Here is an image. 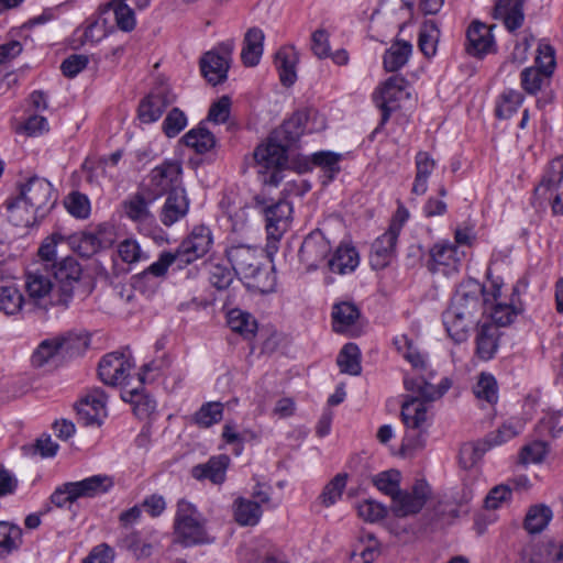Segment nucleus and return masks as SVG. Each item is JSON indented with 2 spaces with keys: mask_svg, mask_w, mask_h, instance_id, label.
<instances>
[{
  "mask_svg": "<svg viewBox=\"0 0 563 563\" xmlns=\"http://www.w3.org/2000/svg\"><path fill=\"white\" fill-rule=\"evenodd\" d=\"M212 244L211 231L208 227L198 225L194 228L190 235L185 239L176 250L178 267L190 264L202 257L210 250Z\"/></svg>",
  "mask_w": 563,
  "mask_h": 563,
  "instance_id": "15",
  "label": "nucleus"
},
{
  "mask_svg": "<svg viewBox=\"0 0 563 563\" xmlns=\"http://www.w3.org/2000/svg\"><path fill=\"white\" fill-rule=\"evenodd\" d=\"M155 200L151 199V194L142 187L123 201L124 213L135 223H148L153 220V214L148 207Z\"/></svg>",
  "mask_w": 563,
  "mask_h": 563,
  "instance_id": "24",
  "label": "nucleus"
},
{
  "mask_svg": "<svg viewBox=\"0 0 563 563\" xmlns=\"http://www.w3.org/2000/svg\"><path fill=\"white\" fill-rule=\"evenodd\" d=\"M330 243L320 231L307 235L299 250V260L308 272L319 267L330 253Z\"/></svg>",
  "mask_w": 563,
  "mask_h": 563,
  "instance_id": "20",
  "label": "nucleus"
},
{
  "mask_svg": "<svg viewBox=\"0 0 563 563\" xmlns=\"http://www.w3.org/2000/svg\"><path fill=\"white\" fill-rule=\"evenodd\" d=\"M493 26L479 21H473L466 32V51L475 57H483L495 48V41L492 34Z\"/></svg>",
  "mask_w": 563,
  "mask_h": 563,
  "instance_id": "21",
  "label": "nucleus"
},
{
  "mask_svg": "<svg viewBox=\"0 0 563 563\" xmlns=\"http://www.w3.org/2000/svg\"><path fill=\"white\" fill-rule=\"evenodd\" d=\"M228 324L233 332H236L245 339H251L257 330L255 318L241 309H232L228 313Z\"/></svg>",
  "mask_w": 563,
  "mask_h": 563,
  "instance_id": "40",
  "label": "nucleus"
},
{
  "mask_svg": "<svg viewBox=\"0 0 563 563\" xmlns=\"http://www.w3.org/2000/svg\"><path fill=\"white\" fill-rule=\"evenodd\" d=\"M55 201L51 183L31 177L19 186V194L7 201L9 220L16 227H31L47 214Z\"/></svg>",
  "mask_w": 563,
  "mask_h": 563,
  "instance_id": "2",
  "label": "nucleus"
},
{
  "mask_svg": "<svg viewBox=\"0 0 563 563\" xmlns=\"http://www.w3.org/2000/svg\"><path fill=\"white\" fill-rule=\"evenodd\" d=\"M540 435L559 437L563 431L560 412H548L539 421L537 426Z\"/></svg>",
  "mask_w": 563,
  "mask_h": 563,
  "instance_id": "62",
  "label": "nucleus"
},
{
  "mask_svg": "<svg viewBox=\"0 0 563 563\" xmlns=\"http://www.w3.org/2000/svg\"><path fill=\"white\" fill-rule=\"evenodd\" d=\"M412 53V45L407 41L395 42L384 54V67L387 71H397L404 67Z\"/></svg>",
  "mask_w": 563,
  "mask_h": 563,
  "instance_id": "39",
  "label": "nucleus"
},
{
  "mask_svg": "<svg viewBox=\"0 0 563 563\" xmlns=\"http://www.w3.org/2000/svg\"><path fill=\"white\" fill-rule=\"evenodd\" d=\"M174 528L176 541L185 547L210 542L205 517L187 500L177 504Z\"/></svg>",
  "mask_w": 563,
  "mask_h": 563,
  "instance_id": "5",
  "label": "nucleus"
},
{
  "mask_svg": "<svg viewBox=\"0 0 563 563\" xmlns=\"http://www.w3.org/2000/svg\"><path fill=\"white\" fill-rule=\"evenodd\" d=\"M174 263L178 264V256L176 252H163L156 262L134 277L133 288L142 290L143 285L150 280L151 276L156 278L165 276L168 267Z\"/></svg>",
  "mask_w": 563,
  "mask_h": 563,
  "instance_id": "34",
  "label": "nucleus"
},
{
  "mask_svg": "<svg viewBox=\"0 0 563 563\" xmlns=\"http://www.w3.org/2000/svg\"><path fill=\"white\" fill-rule=\"evenodd\" d=\"M416 177L412 185V194L421 196L427 192L428 178L434 170L437 163L428 152H418L415 157Z\"/></svg>",
  "mask_w": 563,
  "mask_h": 563,
  "instance_id": "35",
  "label": "nucleus"
},
{
  "mask_svg": "<svg viewBox=\"0 0 563 563\" xmlns=\"http://www.w3.org/2000/svg\"><path fill=\"white\" fill-rule=\"evenodd\" d=\"M429 255L430 261L428 268L432 273L442 272L443 274H449L450 272L456 271L457 264L460 263L457 247L449 241L435 243L430 249Z\"/></svg>",
  "mask_w": 563,
  "mask_h": 563,
  "instance_id": "22",
  "label": "nucleus"
},
{
  "mask_svg": "<svg viewBox=\"0 0 563 563\" xmlns=\"http://www.w3.org/2000/svg\"><path fill=\"white\" fill-rule=\"evenodd\" d=\"M231 112V99L222 96L213 102L208 112V120L216 124L225 123Z\"/></svg>",
  "mask_w": 563,
  "mask_h": 563,
  "instance_id": "64",
  "label": "nucleus"
},
{
  "mask_svg": "<svg viewBox=\"0 0 563 563\" xmlns=\"http://www.w3.org/2000/svg\"><path fill=\"white\" fill-rule=\"evenodd\" d=\"M181 174L183 168L178 161H165L151 170L148 181L143 188L151 194V199H157L174 189H184Z\"/></svg>",
  "mask_w": 563,
  "mask_h": 563,
  "instance_id": "8",
  "label": "nucleus"
},
{
  "mask_svg": "<svg viewBox=\"0 0 563 563\" xmlns=\"http://www.w3.org/2000/svg\"><path fill=\"white\" fill-rule=\"evenodd\" d=\"M522 430L520 422L508 421L499 427L495 432H490L486 435L485 441L489 445V449L496 445H500L510 439L518 435Z\"/></svg>",
  "mask_w": 563,
  "mask_h": 563,
  "instance_id": "57",
  "label": "nucleus"
},
{
  "mask_svg": "<svg viewBox=\"0 0 563 563\" xmlns=\"http://www.w3.org/2000/svg\"><path fill=\"white\" fill-rule=\"evenodd\" d=\"M563 180V156L554 158L542 177L540 184L536 187L534 194L539 198L551 200Z\"/></svg>",
  "mask_w": 563,
  "mask_h": 563,
  "instance_id": "30",
  "label": "nucleus"
},
{
  "mask_svg": "<svg viewBox=\"0 0 563 563\" xmlns=\"http://www.w3.org/2000/svg\"><path fill=\"white\" fill-rule=\"evenodd\" d=\"M201 73L212 85H218L227 78L229 63L227 56L208 52L200 60Z\"/></svg>",
  "mask_w": 563,
  "mask_h": 563,
  "instance_id": "33",
  "label": "nucleus"
},
{
  "mask_svg": "<svg viewBox=\"0 0 563 563\" xmlns=\"http://www.w3.org/2000/svg\"><path fill=\"white\" fill-rule=\"evenodd\" d=\"M325 119L316 110L295 112L276 130V137L288 144L295 143L303 133L320 132L325 129Z\"/></svg>",
  "mask_w": 563,
  "mask_h": 563,
  "instance_id": "7",
  "label": "nucleus"
},
{
  "mask_svg": "<svg viewBox=\"0 0 563 563\" xmlns=\"http://www.w3.org/2000/svg\"><path fill=\"white\" fill-rule=\"evenodd\" d=\"M552 74L539 68L528 67L521 71V87L529 95H536L549 81Z\"/></svg>",
  "mask_w": 563,
  "mask_h": 563,
  "instance_id": "53",
  "label": "nucleus"
},
{
  "mask_svg": "<svg viewBox=\"0 0 563 563\" xmlns=\"http://www.w3.org/2000/svg\"><path fill=\"white\" fill-rule=\"evenodd\" d=\"M497 329L484 323L476 335V353L482 360H490L497 350Z\"/></svg>",
  "mask_w": 563,
  "mask_h": 563,
  "instance_id": "42",
  "label": "nucleus"
},
{
  "mask_svg": "<svg viewBox=\"0 0 563 563\" xmlns=\"http://www.w3.org/2000/svg\"><path fill=\"white\" fill-rule=\"evenodd\" d=\"M107 396L102 389L89 391L77 405L78 419L85 426H100L107 416Z\"/></svg>",
  "mask_w": 563,
  "mask_h": 563,
  "instance_id": "18",
  "label": "nucleus"
},
{
  "mask_svg": "<svg viewBox=\"0 0 563 563\" xmlns=\"http://www.w3.org/2000/svg\"><path fill=\"white\" fill-rule=\"evenodd\" d=\"M76 501L80 498H93L110 490L113 481L108 475H93L81 481L69 482Z\"/></svg>",
  "mask_w": 563,
  "mask_h": 563,
  "instance_id": "28",
  "label": "nucleus"
},
{
  "mask_svg": "<svg viewBox=\"0 0 563 563\" xmlns=\"http://www.w3.org/2000/svg\"><path fill=\"white\" fill-rule=\"evenodd\" d=\"M394 344L415 369L421 372L427 371V362L424 356L413 345L412 340H410L407 335L401 334L395 338Z\"/></svg>",
  "mask_w": 563,
  "mask_h": 563,
  "instance_id": "48",
  "label": "nucleus"
},
{
  "mask_svg": "<svg viewBox=\"0 0 563 563\" xmlns=\"http://www.w3.org/2000/svg\"><path fill=\"white\" fill-rule=\"evenodd\" d=\"M30 306L27 299H24L19 288L13 285H4L0 287V311L12 316L20 312L23 308Z\"/></svg>",
  "mask_w": 563,
  "mask_h": 563,
  "instance_id": "37",
  "label": "nucleus"
},
{
  "mask_svg": "<svg viewBox=\"0 0 563 563\" xmlns=\"http://www.w3.org/2000/svg\"><path fill=\"white\" fill-rule=\"evenodd\" d=\"M189 210V199L185 189H174L167 195L166 201L161 211V221L164 225L170 227L183 219Z\"/></svg>",
  "mask_w": 563,
  "mask_h": 563,
  "instance_id": "25",
  "label": "nucleus"
},
{
  "mask_svg": "<svg viewBox=\"0 0 563 563\" xmlns=\"http://www.w3.org/2000/svg\"><path fill=\"white\" fill-rule=\"evenodd\" d=\"M121 397L133 406V411L140 419L150 417L156 409V401L144 394L143 389L132 388L124 390Z\"/></svg>",
  "mask_w": 563,
  "mask_h": 563,
  "instance_id": "38",
  "label": "nucleus"
},
{
  "mask_svg": "<svg viewBox=\"0 0 563 563\" xmlns=\"http://www.w3.org/2000/svg\"><path fill=\"white\" fill-rule=\"evenodd\" d=\"M517 294V289H512V297ZM500 287L493 286V291L484 297V311L489 313L492 320L501 327L510 324L516 316L521 311V308L516 305L515 299L511 298L509 302L500 300Z\"/></svg>",
  "mask_w": 563,
  "mask_h": 563,
  "instance_id": "16",
  "label": "nucleus"
},
{
  "mask_svg": "<svg viewBox=\"0 0 563 563\" xmlns=\"http://www.w3.org/2000/svg\"><path fill=\"white\" fill-rule=\"evenodd\" d=\"M225 253L236 274L249 279H255L260 276L262 253L258 249L246 244H238L230 246Z\"/></svg>",
  "mask_w": 563,
  "mask_h": 563,
  "instance_id": "13",
  "label": "nucleus"
},
{
  "mask_svg": "<svg viewBox=\"0 0 563 563\" xmlns=\"http://www.w3.org/2000/svg\"><path fill=\"white\" fill-rule=\"evenodd\" d=\"M264 32L258 27H251L244 35L241 59L246 67L256 66L264 52Z\"/></svg>",
  "mask_w": 563,
  "mask_h": 563,
  "instance_id": "32",
  "label": "nucleus"
},
{
  "mask_svg": "<svg viewBox=\"0 0 563 563\" xmlns=\"http://www.w3.org/2000/svg\"><path fill=\"white\" fill-rule=\"evenodd\" d=\"M432 372H429L428 376L405 378L406 389L415 395L401 407V418L408 429L401 444L405 452L411 453L424 446L429 402L441 398L451 387L448 378H442L439 385L432 384Z\"/></svg>",
  "mask_w": 563,
  "mask_h": 563,
  "instance_id": "1",
  "label": "nucleus"
},
{
  "mask_svg": "<svg viewBox=\"0 0 563 563\" xmlns=\"http://www.w3.org/2000/svg\"><path fill=\"white\" fill-rule=\"evenodd\" d=\"M124 1L125 0H111L100 4L98 10L101 14L112 10L118 27L124 32H130L134 30L136 19L134 11Z\"/></svg>",
  "mask_w": 563,
  "mask_h": 563,
  "instance_id": "36",
  "label": "nucleus"
},
{
  "mask_svg": "<svg viewBox=\"0 0 563 563\" xmlns=\"http://www.w3.org/2000/svg\"><path fill=\"white\" fill-rule=\"evenodd\" d=\"M341 159V155L329 152L321 151L312 154L311 162L320 167L323 172V184L331 181L335 175L340 172L339 162Z\"/></svg>",
  "mask_w": 563,
  "mask_h": 563,
  "instance_id": "49",
  "label": "nucleus"
},
{
  "mask_svg": "<svg viewBox=\"0 0 563 563\" xmlns=\"http://www.w3.org/2000/svg\"><path fill=\"white\" fill-rule=\"evenodd\" d=\"M70 244L84 257H90L99 252L96 238L91 232H81L71 236Z\"/></svg>",
  "mask_w": 563,
  "mask_h": 563,
  "instance_id": "60",
  "label": "nucleus"
},
{
  "mask_svg": "<svg viewBox=\"0 0 563 563\" xmlns=\"http://www.w3.org/2000/svg\"><path fill=\"white\" fill-rule=\"evenodd\" d=\"M442 318L448 334L456 343L466 340L470 329L476 322L475 319L467 317L463 312L455 311L452 307H449L443 312Z\"/></svg>",
  "mask_w": 563,
  "mask_h": 563,
  "instance_id": "31",
  "label": "nucleus"
},
{
  "mask_svg": "<svg viewBox=\"0 0 563 563\" xmlns=\"http://www.w3.org/2000/svg\"><path fill=\"white\" fill-rule=\"evenodd\" d=\"M67 211L78 219H86L90 214V201L88 197L81 192H70L64 201Z\"/></svg>",
  "mask_w": 563,
  "mask_h": 563,
  "instance_id": "58",
  "label": "nucleus"
},
{
  "mask_svg": "<svg viewBox=\"0 0 563 563\" xmlns=\"http://www.w3.org/2000/svg\"><path fill=\"white\" fill-rule=\"evenodd\" d=\"M430 495V487L423 479L415 482L409 490H401L391 500V510L397 517L419 512Z\"/></svg>",
  "mask_w": 563,
  "mask_h": 563,
  "instance_id": "14",
  "label": "nucleus"
},
{
  "mask_svg": "<svg viewBox=\"0 0 563 563\" xmlns=\"http://www.w3.org/2000/svg\"><path fill=\"white\" fill-rule=\"evenodd\" d=\"M563 180V156L554 158L542 177L540 184L536 187L534 194L539 198L551 200Z\"/></svg>",
  "mask_w": 563,
  "mask_h": 563,
  "instance_id": "29",
  "label": "nucleus"
},
{
  "mask_svg": "<svg viewBox=\"0 0 563 563\" xmlns=\"http://www.w3.org/2000/svg\"><path fill=\"white\" fill-rule=\"evenodd\" d=\"M523 2L525 0H496L494 18L501 20L508 31H516L525 20Z\"/></svg>",
  "mask_w": 563,
  "mask_h": 563,
  "instance_id": "26",
  "label": "nucleus"
},
{
  "mask_svg": "<svg viewBox=\"0 0 563 563\" xmlns=\"http://www.w3.org/2000/svg\"><path fill=\"white\" fill-rule=\"evenodd\" d=\"M183 140L186 146L192 147L199 154L210 151L216 144L213 134L201 126L188 131Z\"/></svg>",
  "mask_w": 563,
  "mask_h": 563,
  "instance_id": "50",
  "label": "nucleus"
},
{
  "mask_svg": "<svg viewBox=\"0 0 563 563\" xmlns=\"http://www.w3.org/2000/svg\"><path fill=\"white\" fill-rule=\"evenodd\" d=\"M234 518L240 526H255L262 517L258 503L239 498L234 501Z\"/></svg>",
  "mask_w": 563,
  "mask_h": 563,
  "instance_id": "43",
  "label": "nucleus"
},
{
  "mask_svg": "<svg viewBox=\"0 0 563 563\" xmlns=\"http://www.w3.org/2000/svg\"><path fill=\"white\" fill-rule=\"evenodd\" d=\"M347 479H349L347 473L336 474L323 487L321 494L318 497V501L324 507L333 506L336 501H339L341 499L343 492L346 487Z\"/></svg>",
  "mask_w": 563,
  "mask_h": 563,
  "instance_id": "45",
  "label": "nucleus"
},
{
  "mask_svg": "<svg viewBox=\"0 0 563 563\" xmlns=\"http://www.w3.org/2000/svg\"><path fill=\"white\" fill-rule=\"evenodd\" d=\"M407 81L404 77L394 75L389 77L375 92L374 100L376 106L382 111V118L378 126L374 130V133L389 120L391 112L398 109V102L408 97L406 90Z\"/></svg>",
  "mask_w": 563,
  "mask_h": 563,
  "instance_id": "9",
  "label": "nucleus"
},
{
  "mask_svg": "<svg viewBox=\"0 0 563 563\" xmlns=\"http://www.w3.org/2000/svg\"><path fill=\"white\" fill-rule=\"evenodd\" d=\"M230 464V457L225 454L212 456L205 464L192 467L191 475L198 481L209 479L213 484H222Z\"/></svg>",
  "mask_w": 563,
  "mask_h": 563,
  "instance_id": "27",
  "label": "nucleus"
},
{
  "mask_svg": "<svg viewBox=\"0 0 563 563\" xmlns=\"http://www.w3.org/2000/svg\"><path fill=\"white\" fill-rule=\"evenodd\" d=\"M523 101V96L517 90L509 89L500 95L496 107V115L499 119H509L517 112Z\"/></svg>",
  "mask_w": 563,
  "mask_h": 563,
  "instance_id": "54",
  "label": "nucleus"
},
{
  "mask_svg": "<svg viewBox=\"0 0 563 563\" xmlns=\"http://www.w3.org/2000/svg\"><path fill=\"white\" fill-rule=\"evenodd\" d=\"M553 512L551 508L544 504L531 506L525 518V529L529 533H540L552 520Z\"/></svg>",
  "mask_w": 563,
  "mask_h": 563,
  "instance_id": "41",
  "label": "nucleus"
},
{
  "mask_svg": "<svg viewBox=\"0 0 563 563\" xmlns=\"http://www.w3.org/2000/svg\"><path fill=\"white\" fill-rule=\"evenodd\" d=\"M175 100L176 96L173 93L170 86L164 80H158L150 93L140 102L139 119L147 124L157 121L165 109Z\"/></svg>",
  "mask_w": 563,
  "mask_h": 563,
  "instance_id": "11",
  "label": "nucleus"
},
{
  "mask_svg": "<svg viewBox=\"0 0 563 563\" xmlns=\"http://www.w3.org/2000/svg\"><path fill=\"white\" fill-rule=\"evenodd\" d=\"M510 485L500 484L493 487L485 498V508L489 510L498 509L503 504L510 500Z\"/></svg>",
  "mask_w": 563,
  "mask_h": 563,
  "instance_id": "63",
  "label": "nucleus"
},
{
  "mask_svg": "<svg viewBox=\"0 0 563 563\" xmlns=\"http://www.w3.org/2000/svg\"><path fill=\"white\" fill-rule=\"evenodd\" d=\"M400 473L395 470L382 472L374 478L375 486L384 494L390 496L391 500L400 492Z\"/></svg>",
  "mask_w": 563,
  "mask_h": 563,
  "instance_id": "59",
  "label": "nucleus"
},
{
  "mask_svg": "<svg viewBox=\"0 0 563 563\" xmlns=\"http://www.w3.org/2000/svg\"><path fill=\"white\" fill-rule=\"evenodd\" d=\"M410 214L404 205H399L388 229L374 240L369 253V264L374 269H384L396 256L398 236Z\"/></svg>",
  "mask_w": 563,
  "mask_h": 563,
  "instance_id": "3",
  "label": "nucleus"
},
{
  "mask_svg": "<svg viewBox=\"0 0 563 563\" xmlns=\"http://www.w3.org/2000/svg\"><path fill=\"white\" fill-rule=\"evenodd\" d=\"M223 417V405L219 401H210L201 406L195 413V422L202 428H209L221 421Z\"/></svg>",
  "mask_w": 563,
  "mask_h": 563,
  "instance_id": "55",
  "label": "nucleus"
},
{
  "mask_svg": "<svg viewBox=\"0 0 563 563\" xmlns=\"http://www.w3.org/2000/svg\"><path fill=\"white\" fill-rule=\"evenodd\" d=\"M51 276L56 280V303L68 306L75 295L87 296L90 288L81 279V267L70 256L62 258L51 265Z\"/></svg>",
  "mask_w": 563,
  "mask_h": 563,
  "instance_id": "4",
  "label": "nucleus"
},
{
  "mask_svg": "<svg viewBox=\"0 0 563 563\" xmlns=\"http://www.w3.org/2000/svg\"><path fill=\"white\" fill-rule=\"evenodd\" d=\"M290 146L285 141L276 137V132L267 140L265 144H261L254 152L256 164L268 172L271 168L283 167L287 164V150Z\"/></svg>",
  "mask_w": 563,
  "mask_h": 563,
  "instance_id": "19",
  "label": "nucleus"
},
{
  "mask_svg": "<svg viewBox=\"0 0 563 563\" xmlns=\"http://www.w3.org/2000/svg\"><path fill=\"white\" fill-rule=\"evenodd\" d=\"M485 288L475 279H467L457 287L450 307L476 320L484 311Z\"/></svg>",
  "mask_w": 563,
  "mask_h": 563,
  "instance_id": "12",
  "label": "nucleus"
},
{
  "mask_svg": "<svg viewBox=\"0 0 563 563\" xmlns=\"http://www.w3.org/2000/svg\"><path fill=\"white\" fill-rule=\"evenodd\" d=\"M489 450L485 439L476 442H466L460 449V462L464 467H472Z\"/></svg>",
  "mask_w": 563,
  "mask_h": 563,
  "instance_id": "56",
  "label": "nucleus"
},
{
  "mask_svg": "<svg viewBox=\"0 0 563 563\" xmlns=\"http://www.w3.org/2000/svg\"><path fill=\"white\" fill-rule=\"evenodd\" d=\"M440 38V30L433 20L426 21L419 33L418 45L424 56L431 57L437 53V44Z\"/></svg>",
  "mask_w": 563,
  "mask_h": 563,
  "instance_id": "51",
  "label": "nucleus"
},
{
  "mask_svg": "<svg viewBox=\"0 0 563 563\" xmlns=\"http://www.w3.org/2000/svg\"><path fill=\"white\" fill-rule=\"evenodd\" d=\"M332 330L339 334H345L352 328V302L341 301L332 307Z\"/></svg>",
  "mask_w": 563,
  "mask_h": 563,
  "instance_id": "52",
  "label": "nucleus"
},
{
  "mask_svg": "<svg viewBox=\"0 0 563 563\" xmlns=\"http://www.w3.org/2000/svg\"><path fill=\"white\" fill-rule=\"evenodd\" d=\"M22 542V530L20 527L5 521H0V559L16 550Z\"/></svg>",
  "mask_w": 563,
  "mask_h": 563,
  "instance_id": "46",
  "label": "nucleus"
},
{
  "mask_svg": "<svg viewBox=\"0 0 563 563\" xmlns=\"http://www.w3.org/2000/svg\"><path fill=\"white\" fill-rule=\"evenodd\" d=\"M51 272L47 265L30 269L25 274V290L29 295L30 310L41 308L46 310L49 305H57L56 299H51L53 283Z\"/></svg>",
  "mask_w": 563,
  "mask_h": 563,
  "instance_id": "10",
  "label": "nucleus"
},
{
  "mask_svg": "<svg viewBox=\"0 0 563 563\" xmlns=\"http://www.w3.org/2000/svg\"><path fill=\"white\" fill-rule=\"evenodd\" d=\"M298 62L299 53L294 45L282 46L275 53L274 64L284 87H290L296 82Z\"/></svg>",
  "mask_w": 563,
  "mask_h": 563,
  "instance_id": "23",
  "label": "nucleus"
},
{
  "mask_svg": "<svg viewBox=\"0 0 563 563\" xmlns=\"http://www.w3.org/2000/svg\"><path fill=\"white\" fill-rule=\"evenodd\" d=\"M331 273L345 275L352 271V242L343 241L327 262Z\"/></svg>",
  "mask_w": 563,
  "mask_h": 563,
  "instance_id": "44",
  "label": "nucleus"
},
{
  "mask_svg": "<svg viewBox=\"0 0 563 563\" xmlns=\"http://www.w3.org/2000/svg\"><path fill=\"white\" fill-rule=\"evenodd\" d=\"M473 393L478 400L494 405L498 400V385L496 378L489 373H481L473 387Z\"/></svg>",
  "mask_w": 563,
  "mask_h": 563,
  "instance_id": "47",
  "label": "nucleus"
},
{
  "mask_svg": "<svg viewBox=\"0 0 563 563\" xmlns=\"http://www.w3.org/2000/svg\"><path fill=\"white\" fill-rule=\"evenodd\" d=\"M260 211L265 218L267 249L276 250V243L283 238L291 222L292 206L287 200L266 201L256 198Z\"/></svg>",
  "mask_w": 563,
  "mask_h": 563,
  "instance_id": "6",
  "label": "nucleus"
},
{
  "mask_svg": "<svg viewBox=\"0 0 563 563\" xmlns=\"http://www.w3.org/2000/svg\"><path fill=\"white\" fill-rule=\"evenodd\" d=\"M133 364L129 356L123 353L112 352L102 357L99 363L98 373L100 379L110 386L122 384Z\"/></svg>",
  "mask_w": 563,
  "mask_h": 563,
  "instance_id": "17",
  "label": "nucleus"
},
{
  "mask_svg": "<svg viewBox=\"0 0 563 563\" xmlns=\"http://www.w3.org/2000/svg\"><path fill=\"white\" fill-rule=\"evenodd\" d=\"M187 125L185 113L178 109H172L163 122V131L168 137L178 135Z\"/></svg>",
  "mask_w": 563,
  "mask_h": 563,
  "instance_id": "61",
  "label": "nucleus"
}]
</instances>
